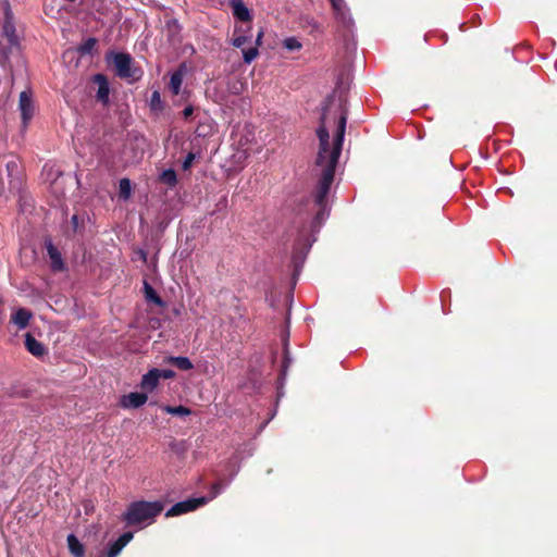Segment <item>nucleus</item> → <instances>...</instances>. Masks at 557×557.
<instances>
[{
	"mask_svg": "<svg viewBox=\"0 0 557 557\" xmlns=\"http://www.w3.org/2000/svg\"><path fill=\"white\" fill-rule=\"evenodd\" d=\"M173 25L176 27L177 26V22L174 20L172 21Z\"/></svg>",
	"mask_w": 557,
	"mask_h": 557,
	"instance_id": "nucleus-41",
	"label": "nucleus"
},
{
	"mask_svg": "<svg viewBox=\"0 0 557 557\" xmlns=\"http://www.w3.org/2000/svg\"><path fill=\"white\" fill-rule=\"evenodd\" d=\"M7 169H8L9 175L11 177V180L9 182L10 189L18 193L22 187V180L20 176L13 177V174H12L13 170H17V164L14 161L9 162L7 164Z\"/></svg>",
	"mask_w": 557,
	"mask_h": 557,
	"instance_id": "nucleus-20",
	"label": "nucleus"
},
{
	"mask_svg": "<svg viewBox=\"0 0 557 557\" xmlns=\"http://www.w3.org/2000/svg\"><path fill=\"white\" fill-rule=\"evenodd\" d=\"M92 82L98 85L96 99L103 106H108L110 102V85L108 77L104 74L98 73L92 76Z\"/></svg>",
	"mask_w": 557,
	"mask_h": 557,
	"instance_id": "nucleus-7",
	"label": "nucleus"
},
{
	"mask_svg": "<svg viewBox=\"0 0 557 557\" xmlns=\"http://www.w3.org/2000/svg\"><path fill=\"white\" fill-rule=\"evenodd\" d=\"M334 11L338 14L343 13L344 0H330Z\"/></svg>",
	"mask_w": 557,
	"mask_h": 557,
	"instance_id": "nucleus-32",
	"label": "nucleus"
},
{
	"mask_svg": "<svg viewBox=\"0 0 557 557\" xmlns=\"http://www.w3.org/2000/svg\"><path fill=\"white\" fill-rule=\"evenodd\" d=\"M72 555L75 557L84 556V546L74 535H72Z\"/></svg>",
	"mask_w": 557,
	"mask_h": 557,
	"instance_id": "nucleus-26",
	"label": "nucleus"
},
{
	"mask_svg": "<svg viewBox=\"0 0 557 557\" xmlns=\"http://www.w3.org/2000/svg\"><path fill=\"white\" fill-rule=\"evenodd\" d=\"M71 221H72V230H75L77 227V225H78L77 216L76 215H72Z\"/></svg>",
	"mask_w": 557,
	"mask_h": 557,
	"instance_id": "nucleus-37",
	"label": "nucleus"
},
{
	"mask_svg": "<svg viewBox=\"0 0 557 557\" xmlns=\"http://www.w3.org/2000/svg\"><path fill=\"white\" fill-rule=\"evenodd\" d=\"M149 106H150V109L156 112H162L164 110V103L161 99V95H160L159 90H154L151 94Z\"/></svg>",
	"mask_w": 557,
	"mask_h": 557,
	"instance_id": "nucleus-23",
	"label": "nucleus"
},
{
	"mask_svg": "<svg viewBox=\"0 0 557 557\" xmlns=\"http://www.w3.org/2000/svg\"><path fill=\"white\" fill-rule=\"evenodd\" d=\"M182 113H183L184 119H188L189 116H191V115H193V113H194V108H193L191 106H188V107H186V108L183 110V112H182Z\"/></svg>",
	"mask_w": 557,
	"mask_h": 557,
	"instance_id": "nucleus-33",
	"label": "nucleus"
},
{
	"mask_svg": "<svg viewBox=\"0 0 557 557\" xmlns=\"http://www.w3.org/2000/svg\"><path fill=\"white\" fill-rule=\"evenodd\" d=\"M164 510V503L161 500H135L132 502L122 513V521L127 527L143 529L156 522V519Z\"/></svg>",
	"mask_w": 557,
	"mask_h": 557,
	"instance_id": "nucleus-2",
	"label": "nucleus"
},
{
	"mask_svg": "<svg viewBox=\"0 0 557 557\" xmlns=\"http://www.w3.org/2000/svg\"><path fill=\"white\" fill-rule=\"evenodd\" d=\"M195 157H196V156H195V153H194V152H189V153L186 156V158H185V160L183 161V164H182V168H183V170H184V171L189 170V168L191 166V164H193V162H194V160H195Z\"/></svg>",
	"mask_w": 557,
	"mask_h": 557,
	"instance_id": "nucleus-31",
	"label": "nucleus"
},
{
	"mask_svg": "<svg viewBox=\"0 0 557 557\" xmlns=\"http://www.w3.org/2000/svg\"><path fill=\"white\" fill-rule=\"evenodd\" d=\"M2 191H3V185H2V183L0 182V196L2 195Z\"/></svg>",
	"mask_w": 557,
	"mask_h": 557,
	"instance_id": "nucleus-39",
	"label": "nucleus"
},
{
	"mask_svg": "<svg viewBox=\"0 0 557 557\" xmlns=\"http://www.w3.org/2000/svg\"><path fill=\"white\" fill-rule=\"evenodd\" d=\"M25 347L29 354L37 358L44 357L47 354L45 345L37 341L30 333L25 335Z\"/></svg>",
	"mask_w": 557,
	"mask_h": 557,
	"instance_id": "nucleus-12",
	"label": "nucleus"
},
{
	"mask_svg": "<svg viewBox=\"0 0 557 557\" xmlns=\"http://www.w3.org/2000/svg\"><path fill=\"white\" fill-rule=\"evenodd\" d=\"M184 74H185V65L184 64L180 65V67L175 72L172 73L171 78H170V89L173 92V95L180 94L181 87L183 84V79H184Z\"/></svg>",
	"mask_w": 557,
	"mask_h": 557,
	"instance_id": "nucleus-15",
	"label": "nucleus"
},
{
	"mask_svg": "<svg viewBox=\"0 0 557 557\" xmlns=\"http://www.w3.org/2000/svg\"><path fill=\"white\" fill-rule=\"evenodd\" d=\"M44 173H46L47 180L49 181V190L55 198L54 206H58L61 209L66 208V177L54 165L46 164Z\"/></svg>",
	"mask_w": 557,
	"mask_h": 557,
	"instance_id": "nucleus-4",
	"label": "nucleus"
},
{
	"mask_svg": "<svg viewBox=\"0 0 557 557\" xmlns=\"http://www.w3.org/2000/svg\"><path fill=\"white\" fill-rule=\"evenodd\" d=\"M232 8L234 16L237 17L239 21L248 22L251 20L250 12L242 0H233Z\"/></svg>",
	"mask_w": 557,
	"mask_h": 557,
	"instance_id": "nucleus-18",
	"label": "nucleus"
},
{
	"mask_svg": "<svg viewBox=\"0 0 557 557\" xmlns=\"http://www.w3.org/2000/svg\"><path fill=\"white\" fill-rule=\"evenodd\" d=\"M18 110L22 116V125L26 128L35 114V104L30 91L23 90L20 94Z\"/></svg>",
	"mask_w": 557,
	"mask_h": 557,
	"instance_id": "nucleus-5",
	"label": "nucleus"
},
{
	"mask_svg": "<svg viewBox=\"0 0 557 557\" xmlns=\"http://www.w3.org/2000/svg\"><path fill=\"white\" fill-rule=\"evenodd\" d=\"M140 258L146 261L147 255L145 251L140 250Z\"/></svg>",
	"mask_w": 557,
	"mask_h": 557,
	"instance_id": "nucleus-38",
	"label": "nucleus"
},
{
	"mask_svg": "<svg viewBox=\"0 0 557 557\" xmlns=\"http://www.w3.org/2000/svg\"><path fill=\"white\" fill-rule=\"evenodd\" d=\"M227 206V198L224 196L218 203L216 207L219 209L225 208Z\"/></svg>",
	"mask_w": 557,
	"mask_h": 557,
	"instance_id": "nucleus-35",
	"label": "nucleus"
},
{
	"mask_svg": "<svg viewBox=\"0 0 557 557\" xmlns=\"http://www.w3.org/2000/svg\"><path fill=\"white\" fill-rule=\"evenodd\" d=\"M148 400V396L145 392H132L127 395H123L120 400V405L125 409H136L145 405Z\"/></svg>",
	"mask_w": 557,
	"mask_h": 557,
	"instance_id": "nucleus-9",
	"label": "nucleus"
},
{
	"mask_svg": "<svg viewBox=\"0 0 557 557\" xmlns=\"http://www.w3.org/2000/svg\"><path fill=\"white\" fill-rule=\"evenodd\" d=\"M32 312L25 308L17 309L12 315V322L18 326V329H25L29 320L32 319Z\"/></svg>",
	"mask_w": 557,
	"mask_h": 557,
	"instance_id": "nucleus-17",
	"label": "nucleus"
},
{
	"mask_svg": "<svg viewBox=\"0 0 557 557\" xmlns=\"http://www.w3.org/2000/svg\"><path fill=\"white\" fill-rule=\"evenodd\" d=\"M3 34L8 38L11 45L17 44V36L15 34V26L12 21V14L10 12L9 3H5V18L3 24Z\"/></svg>",
	"mask_w": 557,
	"mask_h": 557,
	"instance_id": "nucleus-14",
	"label": "nucleus"
},
{
	"mask_svg": "<svg viewBox=\"0 0 557 557\" xmlns=\"http://www.w3.org/2000/svg\"><path fill=\"white\" fill-rule=\"evenodd\" d=\"M165 363L176 367L181 371H189L194 369V364L189 358L183 356H170L164 360Z\"/></svg>",
	"mask_w": 557,
	"mask_h": 557,
	"instance_id": "nucleus-16",
	"label": "nucleus"
},
{
	"mask_svg": "<svg viewBox=\"0 0 557 557\" xmlns=\"http://www.w3.org/2000/svg\"><path fill=\"white\" fill-rule=\"evenodd\" d=\"M45 12L48 16L55 18L60 30L64 34L67 29V14L69 11L64 7L49 4L46 5Z\"/></svg>",
	"mask_w": 557,
	"mask_h": 557,
	"instance_id": "nucleus-8",
	"label": "nucleus"
},
{
	"mask_svg": "<svg viewBox=\"0 0 557 557\" xmlns=\"http://www.w3.org/2000/svg\"><path fill=\"white\" fill-rule=\"evenodd\" d=\"M262 37H263V32L260 30L257 35V38H256V45L257 46H260L261 45V40H262Z\"/></svg>",
	"mask_w": 557,
	"mask_h": 557,
	"instance_id": "nucleus-36",
	"label": "nucleus"
},
{
	"mask_svg": "<svg viewBox=\"0 0 557 557\" xmlns=\"http://www.w3.org/2000/svg\"><path fill=\"white\" fill-rule=\"evenodd\" d=\"M207 503L206 497L189 498L173 505L165 513V517H175L197 509Z\"/></svg>",
	"mask_w": 557,
	"mask_h": 557,
	"instance_id": "nucleus-6",
	"label": "nucleus"
},
{
	"mask_svg": "<svg viewBox=\"0 0 557 557\" xmlns=\"http://www.w3.org/2000/svg\"><path fill=\"white\" fill-rule=\"evenodd\" d=\"M249 41V37L239 35L232 40V45L236 48H242Z\"/></svg>",
	"mask_w": 557,
	"mask_h": 557,
	"instance_id": "nucleus-29",
	"label": "nucleus"
},
{
	"mask_svg": "<svg viewBox=\"0 0 557 557\" xmlns=\"http://www.w3.org/2000/svg\"><path fill=\"white\" fill-rule=\"evenodd\" d=\"M163 410L170 414H173V416H188L190 414V409H188L187 407L185 406H164L163 407Z\"/></svg>",
	"mask_w": 557,
	"mask_h": 557,
	"instance_id": "nucleus-24",
	"label": "nucleus"
},
{
	"mask_svg": "<svg viewBox=\"0 0 557 557\" xmlns=\"http://www.w3.org/2000/svg\"><path fill=\"white\" fill-rule=\"evenodd\" d=\"M106 61L113 64L115 75L128 82H137L143 77V70L137 66L132 55L127 52L109 51L106 54Z\"/></svg>",
	"mask_w": 557,
	"mask_h": 557,
	"instance_id": "nucleus-3",
	"label": "nucleus"
},
{
	"mask_svg": "<svg viewBox=\"0 0 557 557\" xmlns=\"http://www.w3.org/2000/svg\"><path fill=\"white\" fill-rule=\"evenodd\" d=\"M133 536V532H124L110 545L107 557H116L121 550L132 541Z\"/></svg>",
	"mask_w": 557,
	"mask_h": 557,
	"instance_id": "nucleus-13",
	"label": "nucleus"
},
{
	"mask_svg": "<svg viewBox=\"0 0 557 557\" xmlns=\"http://www.w3.org/2000/svg\"><path fill=\"white\" fill-rule=\"evenodd\" d=\"M144 292H145V297L148 301H151L158 306L163 305V301H162L161 297L158 295V293L156 292V289L146 281L144 282Z\"/></svg>",
	"mask_w": 557,
	"mask_h": 557,
	"instance_id": "nucleus-21",
	"label": "nucleus"
},
{
	"mask_svg": "<svg viewBox=\"0 0 557 557\" xmlns=\"http://www.w3.org/2000/svg\"><path fill=\"white\" fill-rule=\"evenodd\" d=\"M45 246H46L49 259L51 261L52 270L53 271H62L64 269V262H63V259H62L61 253L58 250V248L53 245L51 239H47L45 242Z\"/></svg>",
	"mask_w": 557,
	"mask_h": 557,
	"instance_id": "nucleus-11",
	"label": "nucleus"
},
{
	"mask_svg": "<svg viewBox=\"0 0 557 557\" xmlns=\"http://www.w3.org/2000/svg\"><path fill=\"white\" fill-rule=\"evenodd\" d=\"M259 54L258 48H249V49H243V58L245 63H251Z\"/></svg>",
	"mask_w": 557,
	"mask_h": 557,
	"instance_id": "nucleus-27",
	"label": "nucleus"
},
{
	"mask_svg": "<svg viewBox=\"0 0 557 557\" xmlns=\"http://www.w3.org/2000/svg\"><path fill=\"white\" fill-rule=\"evenodd\" d=\"M160 377L157 374V368L150 369L146 374L143 375L139 387L146 394L152 393L159 385Z\"/></svg>",
	"mask_w": 557,
	"mask_h": 557,
	"instance_id": "nucleus-10",
	"label": "nucleus"
},
{
	"mask_svg": "<svg viewBox=\"0 0 557 557\" xmlns=\"http://www.w3.org/2000/svg\"><path fill=\"white\" fill-rule=\"evenodd\" d=\"M67 545L70 546V534L66 536Z\"/></svg>",
	"mask_w": 557,
	"mask_h": 557,
	"instance_id": "nucleus-40",
	"label": "nucleus"
},
{
	"mask_svg": "<svg viewBox=\"0 0 557 557\" xmlns=\"http://www.w3.org/2000/svg\"><path fill=\"white\" fill-rule=\"evenodd\" d=\"M332 101V97L325 100V106L322 108V115L320 117V126L317 129V136L319 138V151L315 160V164L322 168L321 177L318 181L315 189L312 195V211L314 212V224L320 225L326 215H329V194L331 186L334 182L335 169L338 163V159L342 152L346 123H347V110L342 109L341 116L337 122V129L334 136L333 147L330 148V134L325 125L326 112L329 104Z\"/></svg>",
	"mask_w": 557,
	"mask_h": 557,
	"instance_id": "nucleus-1",
	"label": "nucleus"
},
{
	"mask_svg": "<svg viewBox=\"0 0 557 557\" xmlns=\"http://www.w3.org/2000/svg\"><path fill=\"white\" fill-rule=\"evenodd\" d=\"M157 374L159 375L160 379H164V380H168V379H174L176 373L175 371L171 370V369H158L157 368Z\"/></svg>",
	"mask_w": 557,
	"mask_h": 557,
	"instance_id": "nucleus-30",
	"label": "nucleus"
},
{
	"mask_svg": "<svg viewBox=\"0 0 557 557\" xmlns=\"http://www.w3.org/2000/svg\"><path fill=\"white\" fill-rule=\"evenodd\" d=\"M284 47L287 50L294 51L299 50L301 48V44L296 38L290 37L284 40Z\"/></svg>",
	"mask_w": 557,
	"mask_h": 557,
	"instance_id": "nucleus-28",
	"label": "nucleus"
},
{
	"mask_svg": "<svg viewBox=\"0 0 557 557\" xmlns=\"http://www.w3.org/2000/svg\"><path fill=\"white\" fill-rule=\"evenodd\" d=\"M160 181L169 187H174L177 184L176 172L173 169L164 170L160 175Z\"/></svg>",
	"mask_w": 557,
	"mask_h": 557,
	"instance_id": "nucleus-22",
	"label": "nucleus"
},
{
	"mask_svg": "<svg viewBox=\"0 0 557 557\" xmlns=\"http://www.w3.org/2000/svg\"><path fill=\"white\" fill-rule=\"evenodd\" d=\"M120 187V196L124 199L129 198L131 196V182L128 178H122L119 184Z\"/></svg>",
	"mask_w": 557,
	"mask_h": 557,
	"instance_id": "nucleus-25",
	"label": "nucleus"
},
{
	"mask_svg": "<svg viewBox=\"0 0 557 557\" xmlns=\"http://www.w3.org/2000/svg\"><path fill=\"white\" fill-rule=\"evenodd\" d=\"M97 38L89 37L83 44L77 46L76 51L81 55H92L97 51Z\"/></svg>",
	"mask_w": 557,
	"mask_h": 557,
	"instance_id": "nucleus-19",
	"label": "nucleus"
},
{
	"mask_svg": "<svg viewBox=\"0 0 557 557\" xmlns=\"http://www.w3.org/2000/svg\"><path fill=\"white\" fill-rule=\"evenodd\" d=\"M221 490H222V485H221V483H219V482H218V483H214V484L212 485V496H213V497H214V496H216V495L221 492Z\"/></svg>",
	"mask_w": 557,
	"mask_h": 557,
	"instance_id": "nucleus-34",
	"label": "nucleus"
}]
</instances>
